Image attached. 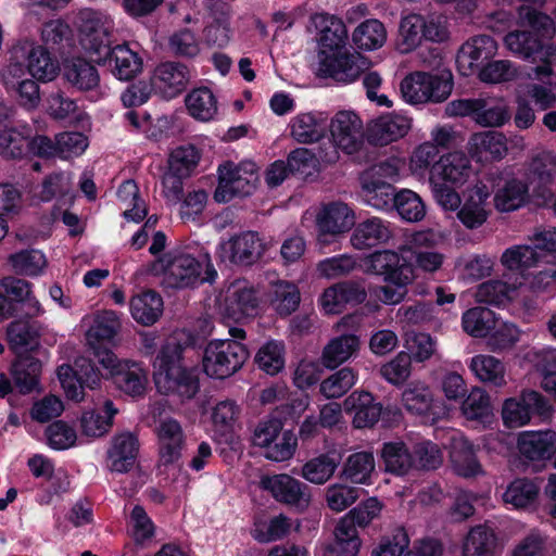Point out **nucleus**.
<instances>
[{
    "instance_id": "nucleus-25",
    "label": "nucleus",
    "mask_w": 556,
    "mask_h": 556,
    "mask_svg": "<svg viewBox=\"0 0 556 556\" xmlns=\"http://www.w3.org/2000/svg\"><path fill=\"white\" fill-rule=\"evenodd\" d=\"M541 261V254L535 251V247L531 244H515L501 255V265L509 273L505 277L520 282L522 287L528 280L530 269L538 266Z\"/></svg>"
},
{
    "instance_id": "nucleus-13",
    "label": "nucleus",
    "mask_w": 556,
    "mask_h": 556,
    "mask_svg": "<svg viewBox=\"0 0 556 556\" xmlns=\"http://www.w3.org/2000/svg\"><path fill=\"white\" fill-rule=\"evenodd\" d=\"M220 311L225 318L243 323L258 314V299L254 288L247 280H236L220 298Z\"/></svg>"
},
{
    "instance_id": "nucleus-34",
    "label": "nucleus",
    "mask_w": 556,
    "mask_h": 556,
    "mask_svg": "<svg viewBox=\"0 0 556 556\" xmlns=\"http://www.w3.org/2000/svg\"><path fill=\"white\" fill-rule=\"evenodd\" d=\"M507 150L505 136L497 131L476 132L468 141L469 154L479 162L501 160Z\"/></svg>"
},
{
    "instance_id": "nucleus-19",
    "label": "nucleus",
    "mask_w": 556,
    "mask_h": 556,
    "mask_svg": "<svg viewBox=\"0 0 556 556\" xmlns=\"http://www.w3.org/2000/svg\"><path fill=\"white\" fill-rule=\"evenodd\" d=\"M265 247L254 231H244L223 241L217 247V255L233 264L251 265L264 253Z\"/></svg>"
},
{
    "instance_id": "nucleus-41",
    "label": "nucleus",
    "mask_w": 556,
    "mask_h": 556,
    "mask_svg": "<svg viewBox=\"0 0 556 556\" xmlns=\"http://www.w3.org/2000/svg\"><path fill=\"white\" fill-rule=\"evenodd\" d=\"M472 375L480 382L495 388H503L507 384L506 366L504 362L490 354H477L468 363Z\"/></svg>"
},
{
    "instance_id": "nucleus-27",
    "label": "nucleus",
    "mask_w": 556,
    "mask_h": 556,
    "mask_svg": "<svg viewBox=\"0 0 556 556\" xmlns=\"http://www.w3.org/2000/svg\"><path fill=\"white\" fill-rule=\"evenodd\" d=\"M160 464L167 466L177 463L186 443L181 425L173 418L162 419L156 427Z\"/></svg>"
},
{
    "instance_id": "nucleus-37",
    "label": "nucleus",
    "mask_w": 556,
    "mask_h": 556,
    "mask_svg": "<svg viewBox=\"0 0 556 556\" xmlns=\"http://www.w3.org/2000/svg\"><path fill=\"white\" fill-rule=\"evenodd\" d=\"M491 279L480 283L475 291V299L479 303L495 306H505L519 295L520 282L514 279Z\"/></svg>"
},
{
    "instance_id": "nucleus-42",
    "label": "nucleus",
    "mask_w": 556,
    "mask_h": 556,
    "mask_svg": "<svg viewBox=\"0 0 556 556\" xmlns=\"http://www.w3.org/2000/svg\"><path fill=\"white\" fill-rule=\"evenodd\" d=\"M450 457L452 467L458 476L471 478L483 473L472 444L463 435L453 437Z\"/></svg>"
},
{
    "instance_id": "nucleus-47",
    "label": "nucleus",
    "mask_w": 556,
    "mask_h": 556,
    "mask_svg": "<svg viewBox=\"0 0 556 556\" xmlns=\"http://www.w3.org/2000/svg\"><path fill=\"white\" fill-rule=\"evenodd\" d=\"M376 463L371 452L362 451L348 456L342 470L341 478L355 484H371V477Z\"/></svg>"
},
{
    "instance_id": "nucleus-16",
    "label": "nucleus",
    "mask_w": 556,
    "mask_h": 556,
    "mask_svg": "<svg viewBox=\"0 0 556 556\" xmlns=\"http://www.w3.org/2000/svg\"><path fill=\"white\" fill-rule=\"evenodd\" d=\"M81 325L87 327L85 340L88 349L100 364L101 355L104 353H114L105 348L117 334L121 323L113 311H102L92 315H86L81 319Z\"/></svg>"
},
{
    "instance_id": "nucleus-50",
    "label": "nucleus",
    "mask_w": 556,
    "mask_h": 556,
    "mask_svg": "<svg viewBox=\"0 0 556 556\" xmlns=\"http://www.w3.org/2000/svg\"><path fill=\"white\" fill-rule=\"evenodd\" d=\"M361 184L363 201L367 205L378 211H387L393 207L396 193H394V188L390 182L362 175Z\"/></svg>"
},
{
    "instance_id": "nucleus-10",
    "label": "nucleus",
    "mask_w": 556,
    "mask_h": 556,
    "mask_svg": "<svg viewBox=\"0 0 556 556\" xmlns=\"http://www.w3.org/2000/svg\"><path fill=\"white\" fill-rule=\"evenodd\" d=\"M257 181L255 163L226 162L218 167V185L214 192V200L218 203H227L235 197L250 195L255 190Z\"/></svg>"
},
{
    "instance_id": "nucleus-36",
    "label": "nucleus",
    "mask_w": 556,
    "mask_h": 556,
    "mask_svg": "<svg viewBox=\"0 0 556 556\" xmlns=\"http://www.w3.org/2000/svg\"><path fill=\"white\" fill-rule=\"evenodd\" d=\"M0 291L12 303H21L26 317L37 318L45 314V308L33 294L31 285L28 281L15 277H5L0 280Z\"/></svg>"
},
{
    "instance_id": "nucleus-63",
    "label": "nucleus",
    "mask_w": 556,
    "mask_h": 556,
    "mask_svg": "<svg viewBox=\"0 0 556 556\" xmlns=\"http://www.w3.org/2000/svg\"><path fill=\"white\" fill-rule=\"evenodd\" d=\"M40 371L41 364L39 361L31 357H23L12 365L11 375L18 391L27 394L37 387Z\"/></svg>"
},
{
    "instance_id": "nucleus-33",
    "label": "nucleus",
    "mask_w": 556,
    "mask_h": 556,
    "mask_svg": "<svg viewBox=\"0 0 556 556\" xmlns=\"http://www.w3.org/2000/svg\"><path fill=\"white\" fill-rule=\"evenodd\" d=\"M343 408L348 414H353L355 428L372 427L380 418L382 407L375 402L374 396L366 391H355L343 402Z\"/></svg>"
},
{
    "instance_id": "nucleus-2",
    "label": "nucleus",
    "mask_w": 556,
    "mask_h": 556,
    "mask_svg": "<svg viewBox=\"0 0 556 556\" xmlns=\"http://www.w3.org/2000/svg\"><path fill=\"white\" fill-rule=\"evenodd\" d=\"M518 25L529 29H515L504 37V45L513 54L523 60L538 59L542 64L533 67L532 75L543 81L554 75L556 65V47L544 45V38H551L555 33L553 20L530 5L518 9Z\"/></svg>"
},
{
    "instance_id": "nucleus-45",
    "label": "nucleus",
    "mask_w": 556,
    "mask_h": 556,
    "mask_svg": "<svg viewBox=\"0 0 556 556\" xmlns=\"http://www.w3.org/2000/svg\"><path fill=\"white\" fill-rule=\"evenodd\" d=\"M529 182L517 178L505 180L494 193V206L500 212H513L523 206L529 198Z\"/></svg>"
},
{
    "instance_id": "nucleus-21",
    "label": "nucleus",
    "mask_w": 556,
    "mask_h": 556,
    "mask_svg": "<svg viewBox=\"0 0 556 556\" xmlns=\"http://www.w3.org/2000/svg\"><path fill=\"white\" fill-rule=\"evenodd\" d=\"M331 139L343 152L353 154L363 143L364 129L361 118L352 111L338 112L330 122Z\"/></svg>"
},
{
    "instance_id": "nucleus-8",
    "label": "nucleus",
    "mask_w": 556,
    "mask_h": 556,
    "mask_svg": "<svg viewBox=\"0 0 556 556\" xmlns=\"http://www.w3.org/2000/svg\"><path fill=\"white\" fill-rule=\"evenodd\" d=\"M452 89L450 75L421 71L409 73L400 84L402 98L412 105L443 102L450 97Z\"/></svg>"
},
{
    "instance_id": "nucleus-12",
    "label": "nucleus",
    "mask_w": 556,
    "mask_h": 556,
    "mask_svg": "<svg viewBox=\"0 0 556 556\" xmlns=\"http://www.w3.org/2000/svg\"><path fill=\"white\" fill-rule=\"evenodd\" d=\"M100 365L108 371L115 387L130 396H140L148 384V375L142 365L130 359H119L114 353L101 355Z\"/></svg>"
},
{
    "instance_id": "nucleus-64",
    "label": "nucleus",
    "mask_w": 556,
    "mask_h": 556,
    "mask_svg": "<svg viewBox=\"0 0 556 556\" xmlns=\"http://www.w3.org/2000/svg\"><path fill=\"white\" fill-rule=\"evenodd\" d=\"M462 413L468 420L488 422L493 416L488 392L480 387L472 388L462 404Z\"/></svg>"
},
{
    "instance_id": "nucleus-40",
    "label": "nucleus",
    "mask_w": 556,
    "mask_h": 556,
    "mask_svg": "<svg viewBox=\"0 0 556 556\" xmlns=\"http://www.w3.org/2000/svg\"><path fill=\"white\" fill-rule=\"evenodd\" d=\"M498 545L494 528L488 522L469 529L462 543V556H492Z\"/></svg>"
},
{
    "instance_id": "nucleus-35",
    "label": "nucleus",
    "mask_w": 556,
    "mask_h": 556,
    "mask_svg": "<svg viewBox=\"0 0 556 556\" xmlns=\"http://www.w3.org/2000/svg\"><path fill=\"white\" fill-rule=\"evenodd\" d=\"M405 253L395 250H377L359 258L358 267L364 274L390 278L403 267Z\"/></svg>"
},
{
    "instance_id": "nucleus-61",
    "label": "nucleus",
    "mask_w": 556,
    "mask_h": 556,
    "mask_svg": "<svg viewBox=\"0 0 556 556\" xmlns=\"http://www.w3.org/2000/svg\"><path fill=\"white\" fill-rule=\"evenodd\" d=\"M31 318H18L7 327V339L13 350L31 346L40 334L41 325Z\"/></svg>"
},
{
    "instance_id": "nucleus-29",
    "label": "nucleus",
    "mask_w": 556,
    "mask_h": 556,
    "mask_svg": "<svg viewBox=\"0 0 556 556\" xmlns=\"http://www.w3.org/2000/svg\"><path fill=\"white\" fill-rule=\"evenodd\" d=\"M392 236L390 222L380 217H370L355 226L350 243L355 250H369L388 243Z\"/></svg>"
},
{
    "instance_id": "nucleus-38",
    "label": "nucleus",
    "mask_w": 556,
    "mask_h": 556,
    "mask_svg": "<svg viewBox=\"0 0 556 556\" xmlns=\"http://www.w3.org/2000/svg\"><path fill=\"white\" fill-rule=\"evenodd\" d=\"M327 116L321 112L299 113L290 119L291 137L300 143H313L326 131Z\"/></svg>"
},
{
    "instance_id": "nucleus-43",
    "label": "nucleus",
    "mask_w": 556,
    "mask_h": 556,
    "mask_svg": "<svg viewBox=\"0 0 556 556\" xmlns=\"http://www.w3.org/2000/svg\"><path fill=\"white\" fill-rule=\"evenodd\" d=\"M362 542L349 518H341L334 529L333 542L323 547V556H357Z\"/></svg>"
},
{
    "instance_id": "nucleus-24",
    "label": "nucleus",
    "mask_w": 556,
    "mask_h": 556,
    "mask_svg": "<svg viewBox=\"0 0 556 556\" xmlns=\"http://www.w3.org/2000/svg\"><path fill=\"white\" fill-rule=\"evenodd\" d=\"M355 224L353 210L343 202L325 205L316 216L318 242L326 244V236H337L350 230Z\"/></svg>"
},
{
    "instance_id": "nucleus-48",
    "label": "nucleus",
    "mask_w": 556,
    "mask_h": 556,
    "mask_svg": "<svg viewBox=\"0 0 556 556\" xmlns=\"http://www.w3.org/2000/svg\"><path fill=\"white\" fill-rule=\"evenodd\" d=\"M440 149L429 141L418 144L409 155L408 169L419 180H428L439 164Z\"/></svg>"
},
{
    "instance_id": "nucleus-52",
    "label": "nucleus",
    "mask_w": 556,
    "mask_h": 556,
    "mask_svg": "<svg viewBox=\"0 0 556 556\" xmlns=\"http://www.w3.org/2000/svg\"><path fill=\"white\" fill-rule=\"evenodd\" d=\"M340 458L333 452L319 454L308 459L301 469V477L309 483L323 485L337 471Z\"/></svg>"
},
{
    "instance_id": "nucleus-62",
    "label": "nucleus",
    "mask_w": 556,
    "mask_h": 556,
    "mask_svg": "<svg viewBox=\"0 0 556 556\" xmlns=\"http://www.w3.org/2000/svg\"><path fill=\"white\" fill-rule=\"evenodd\" d=\"M285 343L279 340L266 341L256 352L255 363L268 375H277L285 367Z\"/></svg>"
},
{
    "instance_id": "nucleus-53",
    "label": "nucleus",
    "mask_w": 556,
    "mask_h": 556,
    "mask_svg": "<svg viewBox=\"0 0 556 556\" xmlns=\"http://www.w3.org/2000/svg\"><path fill=\"white\" fill-rule=\"evenodd\" d=\"M63 76L67 83L78 90H92L99 86L100 77L97 68L83 59H72L65 62Z\"/></svg>"
},
{
    "instance_id": "nucleus-57",
    "label": "nucleus",
    "mask_w": 556,
    "mask_h": 556,
    "mask_svg": "<svg viewBox=\"0 0 556 556\" xmlns=\"http://www.w3.org/2000/svg\"><path fill=\"white\" fill-rule=\"evenodd\" d=\"M496 314L486 307H472L462 316L463 330L472 338H486L495 326Z\"/></svg>"
},
{
    "instance_id": "nucleus-17",
    "label": "nucleus",
    "mask_w": 556,
    "mask_h": 556,
    "mask_svg": "<svg viewBox=\"0 0 556 556\" xmlns=\"http://www.w3.org/2000/svg\"><path fill=\"white\" fill-rule=\"evenodd\" d=\"M497 42L489 35H476L467 39L459 48L456 64L463 76L477 74L479 70L497 53Z\"/></svg>"
},
{
    "instance_id": "nucleus-39",
    "label": "nucleus",
    "mask_w": 556,
    "mask_h": 556,
    "mask_svg": "<svg viewBox=\"0 0 556 556\" xmlns=\"http://www.w3.org/2000/svg\"><path fill=\"white\" fill-rule=\"evenodd\" d=\"M361 349V338L355 333H343L332 338L324 348L321 363L334 369L356 356Z\"/></svg>"
},
{
    "instance_id": "nucleus-6",
    "label": "nucleus",
    "mask_w": 556,
    "mask_h": 556,
    "mask_svg": "<svg viewBox=\"0 0 556 556\" xmlns=\"http://www.w3.org/2000/svg\"><path fill=\"white\" fill-rule=\"evenodd\" d=\"M443 239L444 235L433 229L414 231L406 236L400 252L410 255V258L405 256L403 260V267L412 268L414 281L418 279L419 273L433 275L443 267L445 254L432 249Z\"/></svg>"
},
{
    "instance_id": "nucleus-7",
    "label": "nucleus",
    "mask_w": 556,
    "mask_h": 556,
    "mask_svg": "<svg viewBox=\"0 0 556 556\" xmlns=\"http://www.w3.org/2000/svg\"><path fill=\"white\" fill-rule=\"evenodd\" d=\"M80 42L98 63L105 62L111 51L115 22L106 11L81 9L77 15Z\"/></svg>"
},
{
    "instance_id": "nucleus-9",
    "label": "nucleus",
    "mask_w": 556,
    "mask_h": 556,
    "mask_svg": "<svg viewBox=\"0 0 556 556\" xmlns=\"http://www.w3.org/2000/svg\"><path fill=\"white\" fill-rule=\"evenodd\" d=\"M249 352L244 344L231 339H216L204 349L202 366L214 379H225L236 374L245 363Z\"/></svg>"
},
{
    "instance_id": "nucleus-22",
    "label": "nucleus",
    "mask_w": 556,
    "mask_h": 556,
    "mask_svg": "<svg viewBox=\"0 0 556 556\" xmlns=\"http://www.w3.org/2000/svg\"><path fill=\"white\" fill-rule=\"evenodd\" d=\"M556 180V154L549 151L538 153L529 164L527 181L534 198L546 203L553 197L549 186Z\"/></svg>"
},
{
    "instance_id": "nucleus-55",
    "label": "nucleus",
    "mask_w": 556,
    "mask_h": 556,
    "mask_svg": "<svg viewBox=\"0 0 556 556\" xmlns=\"http://www.w3.org/2000/svg\"><path fill=\"white\" fill-rule=\"evenodd\" d=\"M381 458L386 470L397 476L408 473L416 466L414 454L408 451L403 442L384 443L381 450Z\"/></svg>"
},
{
    "instance_id": "nucleus-26",
    "label": "nucleus",
    "mask_w": 556,
    "mask_h": 556,
    "mask_svg": "<svg viewBox=\"0 0 556 556\" xmlns=\"http://www.w3.org/2000/svg\"><path fill=\"white\" fill-rule=\"evenodd\" d=\"M190 79L189 68L179 62H164L157 65L151 77L153 90L166 99L181 93Z\"/></svg>"
},
{
    "instance_id": "nucleus-59",
    "label": "nucleus",
    "mask_w": 556,
    "mask_h": 556,
    "mask_svg": "<svg viewBox=\"0 0 556 556\" xmlns=\"http://www.w3.org/2000/svg\"><path fill=\"white\" fill-rule=\"evenodd\" d=\"M116 414L117 409L110 400L104 402L103 413L96 409L85 412L80 419L83 434L89 438L103 435L112 427V420Z\"/></svg>"
},
{
    "instance_id": "nucleus-1",
    "label": "nucleus",
    "mask_w": 556,
    "mask_h": 556,
    "mask_svg": "<svg viewBox=\"0 0 556 556\" xmlns=\"http://www.w3.org/2000/svg\"><path fill=\"white\" fill-rule=\"evenodd\" d=\"M308 30L316 35L319 72L325 76L350 84L370 67L365 56L348 50V30L340 17L315 13L309 18Z\"/></svg>"
},
{
    "instance_id": "nucleus-20",
    "label": "nucleus",
    "mask_w": 556,
    "mask_h": 556,
    "mask_svg": "<svg viewBox=\"0 0 556 556\" xmlns=\"http://www.w3.org/2000/svg\"><path fill=\"white\" fill-rule=\"evenodd\" d=\"M0 83L12 94L18 104L26 110H34L40 103V88L38 80L27 74L16 65L13 68L3 66L0 71Z\"/></svg>"
},
{
    "instance_id": "nucleus-23",
    "label": "nucleus",
    "mask_w": 556,
    "mask_h": 556,
    "mask_svg": "<svg viewBox=\"0 0 556 556\" xmlns=\"http://www.w3.org/2000/svg\"><path fill=\"white\" fill-rule=\"evenodd\" d=\"M12 111L0 103V155L4 159H22L28 153L29 130L12 125Z\"/></svg>"
},
{
    "instance_id": "nucleus-30",
    "label": "nucleus",
    "mask_w": 556,
    "mask_h": 556,
    "mask_svg": "<svg viewBox=\"0 0 556 556\" xmlns=\"http://www.w3.org/2000/svg\"><path fill=\"white\" fill-rule=\"evenodd\" d=\"M470 161L464 152H450L439 159L433 175H430V182L462 186L470 177Z\"/></svg>"
},
{
    "instance_id": "nucleus-60",
    "label": "nucleus",
    "mask_w": 556,
    "mask_h": 556,
    "mask_svg": "<svg viewBox=\"0 0 556 556\" xmlns=\"http://www.w3.org/2000/svg\"><path fill=\"white\" fill-rule=\"evenodd\" d=\"M117 199L124 207L123 216L127 220L138 223L146 217L147 205L139 197V189L134 180H126L118 187Z\"/></svg>"
},
{
    "instance_id": "nucleus-28",
    "label": "nucleus",
    "mask_w": 556,
    "mask_h": 556,
    "mask_svg": "<svg viewBox=\"0 0 556 556\" xmlns=\"http://www.w3.org/2000/svg\"><path fill=\"white\" fill-rule=\"evenodd\" d=\"M412 128V118L401 112L383 114L369 126V138L376 144L384 146L405 137Z\"/></svg>"
},
{
    "instance_id": "nucleus-49",
    "label": "nucleus",
    "mask_w": 556,
    "mask_h": 556,
    "mask_svg": "<svg viewBox=\"0 0 556 556\" xmlns=\"http://www.w3.org/2000/svg\"><path fill=\"white\" fill-rule=\"evenodd\" d=\"M185 104L189 115L200 122L214 119L218 112L217 99L207 87L192 89L186 96Z\"/></svg>"
},
{
    "instance_id": "nucleus-31",
    "label": "nucleus",
    "mask_w": 556,
    "mask_h": 556,
    "mask_svg": "<svg viewBox=\"0 0 556 556\" xmlns=\"http://www.w3.org/2000/svg\"><path fill=\"white\" fill-rule=\"evenodd\" d=\"M519 453L530 460L549 459L556 454L554 430L522 431L518 434Z\"/></svg>"
},
{
    "instance_id": "nucleus-5",
    "label": "nucleus",
    "mask_w": 556,
    "mask_h": 556,
    "mask_svg": "<svg viewBox=\"0 0 556 556\" xmlns=\"http://www.w3.org/2000/svg\"><path fill=\"white\" fill-rule=\"evenodd\" d=\"M4 66L13 68L16 65L23 70V73L29 74L38 81H52L60 72L58 60L52 58L47 47L38 43L34 38H18L11 45Z\"/></svg>"
},
{
    "instance_id": "nucleus-46",
    "label": "nucleus",
    "mask_w": 556,
    "mask_h": 556,
    "mask_svg": "<svg viewBox=\"0 0 556 556\" xmlns=\"http://www.w3.org/2000/svg\"><path fill=\"white\" fill-rule=\"evenodd\" d=\"M113 75L119 80H129L142 71V58L128 45H117L109 53Z\"/></svg>"
},
{
    "instance_id": "nucleus-32",
    "label": "nucleus",
    "mask_w": 556,
    "mask_h": 556,
    "mask_svg": "<svg viewBox=\"0 0 556 556\" xmlns=\"http://www.w3.org/2000/svg\"><path fill=\"white\" fill-rule=\"evenodd\" d=\"M139 452V441L136 434L129 431L113 437L108 451L109 468L115 472H127L135 464Z\"/></svg>"
},
{
    "instance_id": "nucleus-4",
    "label": "nucleus",
    "mask_w": 556,
    "mask_h": 556,
    "mask_svg": "<svg viewBox=\"0 0 556 556\" xmlns=\"http://www.w3.org/2000/svg\"><path fill=\"white\" fill-rule=\"evenodd\" d=\"M181 352L179 344L167 342L153 363V378L159 392L191 399L199 390V382L191 371L181 366Z\"/></svg>"
},
{
    "instance_id": "nucleus-56",
    "label": "nucleus",
    "mask_w": 556,
    "mask_h": 556,
    "mask_svg": "<svg viewBox=\"0 0 556 556\" xmlns=\"http://www.w3.org/2000/svg\"><path fill=\"white\" fill-rule=\"evenodd\" d=\"M163 312V300L154 291H146L130 301V313L135 320L149 326L154 324Z\"/></svg>"
},
{
    "instance_id": "nucleus-3",
    "label": "nucleus",
    "mask_w": 556,
    "mask_h": 556,
    "mask_svg": "<svg viewBox=\"0 0 556 556\" xmlns=\"http://www.w3.org/2000/svg\"><path fill=\"white\" fill-rule=\"evenodd\" d=\"M156 267L163 271V282L175 289L213 282L217 277L211 255L205 251L197 256L185 250L169 251L157 260Z\"/></svg>"
},
{
    "instance_id": "nucleus-51",
    "label": "nucleus",
    "mask_w": 556,
    "mask_h": 556,
    "mask_svg": "<svg viewBox=\"0 0 556 556\" xmlns=\"http://www.w3.org/2000/svg\"><path fill=\"white\" fill-rule=\"evenodd\" d=\"M412 268L402 267L397 274L383 279L388 285L375 289L376 298L387 305H395L402 302L407 295V287L414 282Z\"/></svg>"
},
{
    "instance_id": "nucleus-58",
    "label": "nucleus",
    "mask_w": 556,
    "mask_h": 556,
    "mask_svg": "<svg viewBox=\"0 0 556 556\" xmlns=\"http://www.w3.org/2000/svg\"><path fill=\"white\" fill-rule=\"evenodd\" d=\"M352 40L358 49L376 50L384 45L387 30L379 20H366L354 29Z\"/></svg>"
},
{
    "instance_id": "nucleus-54",
    "label": "nucleus",
    "mask_w": 556,
    "mask_h": 556,
    "mask_svg": "<svg viewBox=\"0 0 556 556\" xmlns=\"http://www.w3.org/2000/svg\"><path fill=\"white\" fill-rule=\"evenodd\" d=\"M424 15L409 13L403 16L399 25L397 50L409 53L425 41Z\"/></svg>"
},
{
    "instance_id": "nucleus-15",
    "label": "nucleus",
    "mask_w": 556,
    "mask_h": 556,
    "mask_svg": "<svg viewBox=\"0 0 556 556\" xmlns=\"http://www.w3.org/2000/svg\"><path fill=\"white\" fill-rule=\"evenodd\" d=\"M56 374L66 396L75 402L84 400V387L94 389L101 381L100 370L86 357L76 358L74 368L67 364L59 366Z\"/></svg>"
},
{
    "instance_id": "nucleus-14",
    "label": "nucleus",
    "mask_w": 556,
    "mask_h": 556,
    "mask_svg": "<svg viewBox=\"0 0 556 556\" xmlns=\"http://www.w3.org/2000/svg\"><path fill=\"white\" fill-rule=\"evenodd\" d=\"M491 194L492 189L483 181H477L463 191L456 217L466 229H479L488 222L492 214Z\"/></svg>"
},
{
    "instance_id": "nucleus-18",
    "label": "nucleus",
    "mask_w": 556,
    "mask_h": 556,
    "mask_svg": "<svg viewBox=\"0 0 556 556\" xmlns=\"http://www.w3.org/2000/svg\"><path fill=\"white\" fill-rule=\"evenodd\" d=\"M260 488L277 502L296 508H305L311 501L307 485L288 473L264 475L260 479Z\"/></svg>"
},
{
    "instance_id": "nucleus-44",
    "label": "nucleus",
    "mask_w": 556,
    "mask_h": 556,
    "mask_svg": "<svg viewBox=\"0 0 556 556\" xmlns=\"http://www.w3.org/2000/svg\"><path fill=\"white\" fill-rule=\"evenodd\" d=\"M366 294L358 286L342 282L327 288L319 303L327 314L340 313L348 303H361L365 300Z\"/></svg>"
},
{
    "instance_id": "nucleus-11",
    "label": "nucleus",
    "mask_w": 556,
    "mask_h": 556,
    "mask_svg": "<svg viewBox=\"0 0 556 556\" xmlns=\"http://www.w3.org/2000/svg\"><path fill=\"white\" fill-rule=\"evenodd\" d=\"M553 407L540 392L522 390L518 396L508 397L502 405V419L508 428H520L530 424L532 416L547 418Z\"/></svg>"
}]
</instances>
